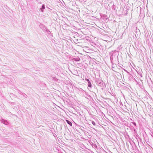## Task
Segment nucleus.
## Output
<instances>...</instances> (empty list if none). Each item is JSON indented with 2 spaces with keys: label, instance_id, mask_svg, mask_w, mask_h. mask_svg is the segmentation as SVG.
Returning <instances> with one entry per match:
<instances>
[{
  "label": "nucleus",
  "instance_id": "f257e3e1",
  "mask_svg": "<svg viewBox=\"0 0 153 153\" xmlns=\"http://www.w3.org/2000/svg\"><path fill=\"white\" fill-rule=\"evenodd\" d=\"M110 54L111 55L110 56V59L111 61L113 60V58L117 57L118 56V52L116 51H112L110 53Z\"/></svg>",
  "mask_w": 153,
  "mask_h": 153
},
{
  "label": "nucleus",
  "instance_id": "f03ea898",
  "mask_svg": "<svg viewBox=\"0 0 153 153\" xmlns=\"http://www.w3.org/2000/svg\"><path fill=\"white\" fill-rule=\"evenodd\" d=\"M99 86L101 87H102L104 88L105 86V83H104L103 81L101 82V83L99 85Z\"/></svg>",
  "mask_w": 153,
  "mask_h": 153
},
{
  "label": "nucleus",
  "instance_id": "7ed1b4c3",
  "mask_svg": "<svg viewBox=\"0 0 153 153\" xmlns=\"http://www.w3.org/2000/svg\"><path fill=\"white\" fill-rule=\"evenodd\" d=\"M80 60V59L78 57L76 58H74L72 59V60L74 62V61H76V62H78Z\"/></svg>",
  "mask_w": 153,
  "mask_h": 153
},
{
  "label": "nucleus",
  "instance_id": "20e7f679",
  "mask_svg": "<svg viewBox=\"0 0 153 153\" xmlns=\"http://www.w3.org/2000/svg\"><path fill=\"white\" fill-rule=\"evenodd\" d=\"M102 81H101V80H98L97 81V84L98 85H99L100 84V83H101V82H102Z\"/></svg>",
  "mask_w": 153,
  "mask_h": 153
},
{
  "label": "nucleus",
  "instance_id": "39448f33",
  "mask_svg": "<svg viewBox=\"0 0 153 153\" xmlns=\"http://www.w3.org/2000/svg\"><path fill=\"white\" fill-rule=\"evenodd\" d=\"M88 86L89 87L91 88V82H88Z\"/></svg>",
  "mask_w": 153,
  "mask_h": 153
},
{
  "label": "nucleus",
  "instance_id": "423d86ee",
  "mask_svg": "<svg viewBox=\"0 0 153 153\" xmlns=\"http://www.w3.org/2000/svg\"><path fill=\"white\" fill-rule=\"evenodd\" d=\"M68 124L70 125L71 126H72V123L71 122L68 120Z\"/></svg>",
  "mask_w": 153,
  "mask_h": 153
},
{
  "label": "nucleus",
  "instance_id": "0eeeda50",
  "mask_svg": "<svg viewBox=\"0 0 153 153\" xmlns=\"http://www.w3.org/2000/svg\"><path fill=\"white\" fill-rule=\"evenodd\" d=\"M91 123L94 126H95L96 125L95 122L94 121H92Z\"/></svg>",
  "mask_w": 153,
  "mask_h": 153
},
{
  "label": "nucleus",
  "instance_id": "6e6552de",
  "mask_svg": "<svg viewBox=\"0 0 153 153\" xmlns=\"http://www.w3.org/2000/svg\"><path fill=\"white\" fill-rule=\"evenodd\" d=\"M85 80L86 81H87L88 82H90L89 80L88 79H85Z\"/></svg>",
  "mask_w": 153,
  "mask_h": 153
},
{
  "label": "nucleus",
  "instance_id": "1a4fd4ad",
  "mask_svg": "<svg viewBox=\"0 0 153 153\" xmlns=\"http://www.w3.org/2000/svg\"><path fill=\"white\" fill-rule=\"evenodd\" d=\"M74 58L72 56H70L69 57V59H71L72 60V59Z\"/></svg>",
  "mask_w": 153,
  "mask_h": 153
},
{
  "label": "nucleus",
  "instance_id": "9d476101",
  "mask_svg": "<svg viewBox=\"0 0 153 153\" xmlns=\"http://www.w3.org/2000/svg\"><path fill=\"white\" fill-rule=\"evenodd\" d=\"M132 123L133 124V125L135 126H136V123L135 122H133Z\"/></svg>",
  "mask_w": 153,
  "mask_h": 153
},
{
  "label": "nucleus",
  "instance_id": "9b49d317",
  "mask_svg": "<svg viewBox=\"0 0 153 153\" xmlns=\"http://www.w3.org/2000/svg\"><path fill=\"white\" fill-rule=\"evenodd\" d=\"M134 131H135V132H136V130L135 129H134Z\"/></svg>",
  "mask_w": 153,
  "mask_h": 153
},
{
  "label": "nucleus",
  "instance_id": "f8f14e48",
  "mask_svg": "<svg viewBox=\"0 0 153 153\" xmlns=\"http://www.w3.org/2000/svg\"><path fill=\"white\" fill-rule=\"evenodd\" d=\"M42 7H43V8H44V7L43 6H42Z\"/></svg>",
  "mask_w": 153,
  "mask_h": 153
}]
</instances>
